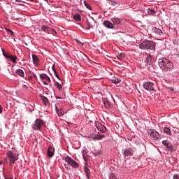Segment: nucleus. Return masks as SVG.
Returning a JSON list of instances; mask_svg holds the SVG:
<instances>
[{
    "mask_svg": "<svg viewBox=\"0 0 179 179\" xmlns=\"http://www.w3.org/2000/svg\"><path fill=\"white\" fill-rule=\"evenodd\" d=\"M158 65L165 72H170L174 69V64L173 62L170 61L167 58H161L158 59Z\"/></svg>",
    "mask_w": 179,
    "mask_h": 179,
    "instance_id": "1",
    "label": "nucleus"
},
{
    "mask_svg": "<svg viewBox=\"0 0 179 179\" xmlns=\"http://www.w3.org/2000/svg\"><path fill=\"white\" fill-rule=\"evenodd\" d=\"M138 48L140 50H151L155 51L156 50V43L145 40L138 45Z\"/></svg>",
    "mask_w": 179,
    "mask_h": 179,
    "instance_id": "2",
    "label": "nucleus"
},
{
    "mask_svg": "<svg viewBox=\"0 0 179 179\" xmlns=\"http://www.w3.org/2000/svg\"><path fill=\"white\" fill-rule=\"evenodd\" d=\"M64 160H65L66 163H67V165L64 164L67 170H71L69 166L72 167L73 169H78V167H79V164H78L77 162L69 156H66Z\"/></svg>",
    "mask_w": 179,
    "mask_h": 179,
    "instance_id": "3",
    "label": "nucleus"
},
{
    "mask_svg": "<svg viewBox=\"0 0 179 179\" xmlns=\"http://www.w3.org/2000/svg\"><path fill=\"white\" fill-rule=\"evenodd\" d=\"M6 156L9 159L10 166H13V164H15V162H17V160H19V155H17L15 152H13V151H11V150L7 151Z\"/></svg>",
    "mask_w": 179,
    "mask_h": 179,
    "instance_id": "4",
    "label": "nucleus"
},
{
    "mask_svg": "<svg viewBox=\"0 0 179 179\" xmlns=\"http://www.w3.org/2000/svg\"><path fill=\"white\" fill-rule=\"evenodd\" d=\"M45 125V122L41 119H36L31 125L32 129L34 131H41V127Z\"/></svg>",
    "mask_w": 179,
    "mask_h": 179,
    "instance_id": "5",
    "label": "nucleus"
},
{
    "mask_svg": "<svg viewBox=\"0 0 179 179\" xmlns=\"http://www.w3.org/2000/svg\"><path fill=\"white\" fill-rule=\"evenodd\" d=\"M147 132L148 135H150L151 139H152L153 141H159V139L160 138V134L153 129H148Z\"/></svg>",
    "mask_w": 179,
    "mask_h": 179,
    "instance_id": "6",
    "label": "nucleus"
},
{
    "mask_svg": "<svg viewBox=\"0 0 179 179\" xmlns=\"http://www.w3.org/2000/svg\"><path fill=\"white\" fill-rule=\"evenodd\" d=\"M143 87L148 92L155 91V84L150 81H145L143 83Z\"/></svg>",
    "mask_w": 179,
    "mask_h": 179,
    "instance_id": "7",
    "label": "nucleus"
},
{
    "mask_svg": "<svg viewBox=\"0 0 179 179\" xmlns=\"http://www.w3.org/2000/svg\"><path fill=\"white\" fill-rule=\"evenodd\" d=\"M41 30L48 34H52V36H57V31L47 25H42Z\"/></svg>",
    "mask_w": 179,
    "mask_h": 179,
    "instance_id": "8",
    "label": "nucleus"
},
{
    "mask_svg": "<svg viewBox=\"0 0 179 179\" xmlns=\"http://www.w3.org/2000/svg\"><path fill=\"white\" fill-rule=\"evenodd\" d=\"M162 143L164 145V146H165L168 152H174V146H173V143H171L169 141L164 140L162 141Z\"/></svg>",
    "mask_w": 179,
    "mask_h": 179,
    "instance_id": "9",
    "label": "nucleus"
},
{
    "mask_svg": "<svg viewBox=\"0 0 179 179\" xmlns=\"http://www.w3.org/2000/svg\"><path fill=\"white\" fill-rule=\"evenodd\" d=\"M123 156L127 157V156H134V151L132 148H127L122 150Z\"/></svg>",
    "mask_w": 179,
    "mask_h": 179,
    "instance_id": "10",
    "label": "nucleus"
},
{
    "mask_svg": "<svg viewBox=\"0 0 179 179\" xmlns=\"http://www.w3.org/2000/svg\"><path fill=\"white\" fill-rule=\"evenodd\" d=\"M103 106L107 110H111L114 107V104L111 103L108 99H103Z\"/></svg>",
    "mask_w": 179,
    "mask_h": 179,
    "instance_id": "11",
    "label": "nucleus"
},
{
    "mask_svg": "<svg viewBox=\"0 0 179 179\" xmlns=\"http://www.w3.org/2000/svg\"><path fill=\"white\" fill-rule=\"evenodd\" d=\"M110 22L113 26H118V24H121V19L117 17H114L110 18Z\"/></svg>",
    "mask_w": 179,
    "mask_h": 179,
    "instance_id": "12",
    "label": "nucleus"
},
{
    "mask_svg": "<svg viewBox=\"0 0 179 179\" xmlns=\"http://www.w3.org/2000/svg\"><path fill=\"white\" fill-rule=\"evenodd\" d=\"M54 152H55V148L52 145H49L47 152L48 157H52L54 156Z\"/></svg>",
    "mask_w": 179,
    "mask_h": 179,
    "instance_id": "13",
    "label": "nucleus"
},
{
    "mask_svg": "<svg viewBox=\"0 0 179 179\" xmlns=\"http://www.w3.org/2000/svg\"><path fill=\"white\" fill-rule=\"evenodd\" d=\"M32 62L35 66H38L40 59H38V57L34 54H32Z\"/></svg>",
    "mask_w": 179,
    "mask_h": 179,
    "instance_id": "14",
    "label": "nucleus"
},
{
    "mask_svg": "<svg viewBox=\"0 0 179 179\" xmlns=\"http://www.w3.org/2000/svg\"><path fill=\"white\" fill-rule=\"evenodd\" d=\"M103 24L105 27H107V29H114V24L110 21L105 20L103 21Z\"/></svg>",
    "mask_w": 179,
    "mask_h": 179,
    "instance_id": "15",
    "label": "nucleus"
},
{
    "mask_svg": "<svg viewBox=\"0 0 179 179\" xmlns=\"http://www.w3.org/2000/svg\"><path fill=\"white\" fill-rule=\"evenodd\" d=\"M39 76L41 80H46V82L51 83V78H50V76H48L47 74L41 73L39 75Z\"/></svg>",
    "mask_w": 179,
    "mask_h": 179,
    "instance_id": "16",
    "label": "nucleus"
},
{
    "mask_svg": "<svg viewBox=\"0 0 179 179\" xmlns=\"http://www.w3.org/2000/svg\"><path fill=\"white\" fill-rule=\"evenodd\" d=\"M96 128L98 131H99L100 132H106V128L103 124H96Z\"/></svg>",
    "mask_w": 179,
    "mask_h": 179,
    "instance_id": "17",
    "label": "nucleus"
},
{
    "mask_svg": "<svg viewBox=\"0 0 179 179\" xmlns=\"http://www.w3.org/2000/svg\"><path fill=\"white\" fill-rule=\"evenodd\" d=\"M16 59H17V56L10 55V57H8V61H11V62H13V64H17V62H16Z\"/></svg>",
    "mask_w": 179,
    "mask_h": 179,
    "instance_id": "18",
    "label": "nucleus"
},
{
    "mask_svg": "<svg viewBox=\"0 0 179 179\" xmlns=\"http://www.w3.org/2000/svg\"><path fill=\"white\" fill-rule=\"evenodd\" d=\"M16 75L20 76V78H24V71L22 69H17L15 71Z\"/></svg>",
    "mask_w": 179,
    "mask_h": 179,
    "instance_id": "19",
    "label": "nucleus"
},
{
    "mask_svg": "<svg viewBox=\"0 0 179 179\" xmlns=\"http://www.w3.org/2000/svg\"><path fill=\"white\" fill-rule=\"evenodd\" d=\"M152 31L154 33H156V34H158V36H163V31L159 28L154 27Z\"/></svg>",
    "mask_w": 179,
    "mask_h": 179,
    "instance_id": "20",
    "label": "nucleus"
},
{
    "mask_svg": "<svg viewBox=\"0 0 179 179\" xmlns=\"http://www.w3.org/2000/svg\"><path fill=\"white\" fill-rule=\"evenodd\" d=\"M41 99L43 100L44 106H47L50 105V100H48V98H47L44 96H42Z\"/></svg>",
    "mask_w": 179,
    "mask_h": 179,
    "instance_id": "21",
    "label": "nucleus"
},
{
    "mask_svg": "<svg viewBox=\"0 0 179 179\" xmlns=\"http://www.w3.org/2000/svg\"><path fill=\"white\" fill-rule=\"evenodd\" d=\"M103 138H106V135L104 134H96L94 136V139H96L97 141H100L103 139Z\"/></svg>",
    "mask_w": 179,
    "mask_h": 179,
    "instance_id": "22",
    "label": "nucleus"
},
{
    "mask_svg": "<svg viewBox=\"0 0 179 179\" xmlns=\"http://www.w3.org/2000/svg\"><path fill=\"white\" fill-rule=\"evenodd\" d=\"M94 156H101V155H103V151L101 150H94Z\"/></svg>",
    "mask_w": 179,
    "mask_h": 179,
    "instance_id": "23",
    "label": "nucleus"
},
{
    "mask_svg": "<svg viewBox=\"0 0 179 179\" xmlns=\"http://www.w3.org/2000/svg\"><path fill=\"white\" fill-rule=\"evenodd\" d=\"M113 83H115V85H118L121 82V79L119 78H113L112 79Z\"/></svg>",
    "mask_w": 179,
    "mask_h": 179,
    "instance_id": "24",
    "label": "nucleus"
},
{
    "mask_svg": "<svg viewBox=\"0 0 179 179\" xmlns=\"http://www.w3.org/2000/svg\"><path fill=\"white\" fill-rule=\"evenodd\" d=\"M164 132L166 134V135H171V130L169 127H164Z\"/></svg>",
    "mask_w": 179,
    "mask_h": 179,
    "instance_id": "25",
    "label": "nucleus"
},
{
    "mask_svg": "<svg viewBox=\"0 0 179 179\" xmlns=\"http://www.w3.org/2000/svg\"><path fill=\"white\" fill-rule=\"evenodd\" d=\"M74 149H79L80 148V142L76 141L73 143Z\"/></svg>",
    "mask_w": 179,
    "mask_h": 179,
    "instance_id": "26",
    "label": "nucleus"
},
{
    "mask_svg": "<svg viewBox=\"0 0 179 179\" xmlns=\"http://www.w3.org/2000/svg\"><path fill=\"white\" fill-rule=\"evenodd\" d=\"M146 62H147V64H149V65H150V64H152V55H150V54H149L147 56Z\"/></svg>",
    "mask_w": 179,
    "mask_h": 179,
    "instance_id": "27",
    "label": "nucleus"
},
{
    "mask_svg": "<svg viewBox=\"0 0 179 179\" xmlns=\"http://www.w3.org/2000/svg\"><path fill=\"white\" fill-rule=\"evenodd\" d=\"M82 153H83V157L84 160L85 162L87 161L88 160V157H87V154L86 152V150H83Z\"/></svg>",
    "mask_w": 179,
    "mask_h": 179,
    "instance_id": "28",
    "label": "nucleus"
},
{
    "mask_svg": "<svg viewBox=\"0 0 179 179\" xmlns=\"http://www.w3.org/2000/svg\"><path fill=\"white\" fill-rule=\"evenodd\" d=\"M73 19H74V20H76V22H80V20H82V18L80 17L79 14L75 15L73 16Z\"/></svg>",
    "mask_w": 179,
    "mask_h": 179,
    "instance_id": "29",
    "label": "nucleus"
},
{
    "mask_svg": "<svg viewBox=\"0 0 179 179\" xmlns=\"http://www.w3.org/2000/svg\"><path fill=\"white\" fill-rule=\"evenodd\" d=\"M84 5L87 8V9H89V10H92V6H90V4L87 3L86 1H84Z\"/></svg>",
    "mask_w": 179,
    "mask_h": 179,
    "instance_id": "30",
    "label": "nucleus"
},
{
    "mask_svg": "<svg viewBox=\"0 0 179 179\" xmlns=\"http://www.w3.org/2000/svg\"><path fill=\"white\" fill-rule=\"evenodd\" d=\"M117 57V59H120V61H121L125 57V53H120Z\"/></svg>",
    "mask_w": 179,
    "mask_h": 179,
    "instance_id": "31",
    "label": "nucleus"
},
{
    "mask_svg": "<svg viewBox=\"0 0 179 179\" xmlns=\"http://www.w3.org/2000/svg\"><path fill=\"white\" fill-rule=\"evenodd\" d=\"M12 20H22L20 17H17L16 15L11 16Z\"/></svg>",
    "mask_w": 179,
    "mask_h": 179,
    "instance_id": "32",
    "label": "nucleus"
},
{
    "mask_svg": "<svg viewBox=\"0 0 179 179\" xmlns=\"http://www.w3.org/2000/svg\"><path fill=\"white\" fill-rule=\"evenodd\" d=\"M109 179H117V176L114 173L109 174Z\"/></svg>",
    "mask_w": 179,
    "mask_h": 179,
    "instance_id": "33",
    "label": "nucleus"
},
{
    "mask_svg": "<svg viewBox=\"0 0 179 179\" xmlns=\"http://www.w3.org/2000/svg\"><path fill=\"white\" fill-rule=\"evenodd\" d=\"M94 26L90 22H88V27L87 28V30H90L91 29H94Z\"/></svg>",
    "mask_w": 179,
    "mask_h": 179,
    "instance_id": "34",
    "label": "nucleus"
},
{
    "mask_svg": "<svg viewBox=\"0 0 179 179\" xmlns=\"http://www.w3.org/2000/svg\"><path fill=\"white\" fill-rule=\"evenodd\" d=\"M30 87V85H29V84H24L23 85H22V89H24V90H27V89H29V87Z\"/></svg>",
    "mask_w": 179,
    "mask_h": 179,
    "instance_id": "35",
    "label": "nucleus"
},
{
    "mask_svg": "<svg viewBox=\"0 0 179 179\" xmlns=\"http://www.w3.org/2000/svg\"><path fill=\"white\" fill-rule=\"evenodd\" d=\"M3 50V49H2V51ZM3 57H5V58H6V59H9V57H10V55H8V54H5V52L3 51Z\"/></svg>",
    "mask_w": 179,
    "mask_h": 179,
    "instance_id": "36",
    "label": "nucleus"
},
{
    "mask_svg": "<svg viewBox=\"0 0 179 179\" xmlns=\"http://www.w3.org/2000/svg\"><path fill=\"white\" fill-rule=\"evenodd\" d=\"M57 87L59 90H62V85L57 83Z\"/></svg>",
    "mask_w": 179,
    "mask_h": 179,
    "instance_id": "37",
    "label": "nucleus"
},
{
    "mask_svg": "<svg viewBox=\"0 0 179 179\" xmlns=\"http://www.w3.org/2000/svg\"><path fill=\"white\" fill-rule=\"evenodd\" d=\"M109 3L110 5H113V6H115V5H117V3L115 1H110Z\"/></svg>",
    "mask_w": 179,
    "mask_h": 179,
    "instance_id": "38",
    "label": "nucleus"
},
{
    "mask_svg": "<svg viewBox=\"0 0 179 179\" xmlns=\"http://www.w3.org/2000/svg\"><path fill=\"white\" fill-rule=\"evenodd\" d=\"M173 179H179V175L174 174L173 176Z\"/></svg>",
    "mask_w": 179,
    "mask_h": 179,
    "instance_id": "39",
    "label": "nucleus"
},
{
    "mask_svg": "<svg viewBox=\"0 0 179 179\" xmlns=\"http://www.w3.org/2000/svg\"><path fill=\"white\" fill-rule=\"evenodd\" d=\"M48 83H50L47 80L43 81V85H48Z\"/></svg>",
    "mask_w": 179,
    "mask_h": 179,
    "instance_id": "40",
    "label": "nucleus"
},
{
    "mask_svg": "<svg viewBox=\"0 0 179 179\" xmlns=\"http://www.w3.org/2000/svg\"><path fill=\"white\" fill-rule=\"evenodd\" d=\"M85 174H86V175L89 174V173L87 172V169H86V168H85Z\"/></svg>",
    "mask_w": 179,
    "mask_h": 179,
    "instance_id": "41",
    "label": "nucleus"
},
{
    "mask_svg": "<svg viewBox=\"0 0 179 179\" xmlns=\"http://www.w3.org/2000/svg\"><path fill=\"white\" fill-rule=\"evenodd\" d=\"M2 113V106L0 105V114Z\"/></svg>",
    "mask_w": 179,
    "mask_h": 179,
    "instance_id": "42",
    "label": "nucleus"
},
{
    "mask_svg": "<svg viewBox=\"0 0 179 179\" xmlns=\"http://www.w3.org/2000/svg\"><path fill=\"white\" fill-rule=\"evenodd\" d=\"M86 178H87V179H90V178L89 177V173H87Z\"/></svg>",
    "mask_w": 179,
    "mask_h": 179,
    "instance_id": "43",
    "label": "nucleus"
},
{
    "mask_svg": "<svg viewBox=\"0 0 179 179\" xmlns=\"http://www.w3.org/2000/svg\"><path fill=\"white\" fill-rule=\"evenodd\" d=\"M59 117H61V115H63L62 113H58Z\"/></svg>",
    "mask_w": 179,
    "mask_h": 179,
    "instance_id": "44",
    "label": "nucleus"
},
{
    "mask_svg": "<svg viewBox=\"0 0 179 179\" xmlns=\"http://www.w3.org/2000/svg\"><path fill=\"white\" fill-rule=\"evenodd\" d=\"M56 111H58V106H55Z\"/></svg>",
    "mask_w": 179,
    "mask_h": 179,
    "instance_id": "45",
    "label": "nucleus"
},
{
    "mask_svg": "<svg viewBox=\"0 0 179 179\" xmlns=\"http://www.w3.org/2000/svg\"><path fill=\"white\" fill-rule=\"evenodd\" d=\"M9 31H10V33H11V34H13V31L10 30Z\"/></svg>",
    "mask_w": 179,
    "mask_h": 179,
    "instance_id": "46",
    "label": "nucleus"
},
{
    "mask_svg": "<svg viewBox=\"0 0 179 179\" xmlns=\"http://www.w3.org/2000/svg\"><path fill=\"white\" fill-rule=\"evenodd\" d=\"M16 2H22L20 0H16Z\"/></svg>",
    "mask_w": 179,
    "mask_h": 179,
    "instance_id": "47",
    "label": "nucleus"
},
{
    "mask_svg": "<svg viewBox=\"0 0 179 179\" xmlns=\"http://www.w3.org/2000/svg\"><path fill=\"white\" fill-rule=\"evenodd\" d=\"M34 78H35L36 79H37V76H36V75L34 74Z\"/></svg>",
    "mask_w": 179,
    "mask_h": 179,
    "instance_id": "48",
    "label": "nucleus"
},
{
    "mask_svg": "<svg viewBox=\"0 0 179 179\" xmlns=\"http://www.w3.org/2000/svg\"><path fill=\"white\" fill-rule=\"evenodd\" d=\"M112 99L113 100V101L115 103V100L114 99V98L112 96Z\"/></svg>",
    "mask_w": 179,
    "mask_h": 179,
    "instance_id": "49",
    "label": "nucleus"
},
{
    "mask_svg": "<svg viewBox=\"0 0 179 179\" xmlns=\"http://www.w3.org/2000/svg\"><path fill=\"white\" fill-rule=\"evenodd\" d=\"M5 179H13V178H6Z\"/></svg>",
    "mask_w": 179,
    "mask_h": 179,
    "instance_id": "50",
    "label": "nucleus"
},
{
    "mask_svg": "<svg viewBox=\"0 0 179 179\" xmlns=\"http://www.w3.org/2000/svg\"><path fill=\"white\" fill-rule=\"evenodd\" d=\"M0 164H2V162H0Z\"/></svg>",
    "mask_w": 179,
    "mask_h": 179,
    "instance_id": "51",
    "label": "nucleus"
},
{
    "mask_svg": "<svg viewBox=\"0 0 179 179\" xmlns=\"http://www.w3.org/2000/svg\"><path fill=\"white\" fill-rule=\"evenodd\" d=\"M45 1H47V0H45Z\"/></svg>",
    "mask_w": 179,
    "mask_h": 179,
    "instance_id": "52",
    "label": "nucleus"
}]
</instances>
